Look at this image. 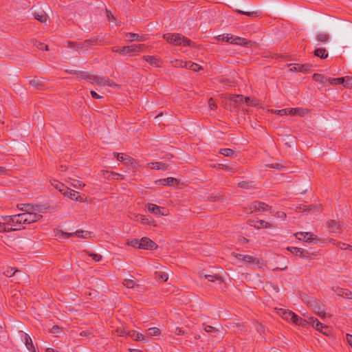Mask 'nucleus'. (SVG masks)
Returning <instances> with one entry per match:
<instances>
[{"label": "nucleus", "mask_w": 352, "mask_h": 352, "mask_svg": "<svg viewBox=\"0 0 352 352\" xmlns=\"http://www.w3.org/2000/svg\"><path fill=\"white\" fill-rule=\"evenodd\" d=\"M163 38L169 43L176 46L195 47V43L187 37L181 34L166 33Z\"/></svg>", "instance_id": "nucleus-1"}, {"label": "nucleus", "mask_w": 352, "mask_h": 352, "mask_svg": "<svg viewBox=\"0 0 352 352\" xmlns=\"http://www.w3.org/2000/svg\"><path fill=\"white\" fill-rule=\"evenodd\" d=\"M214 38L217 41H223L231 44L239 45L242 46L247 45H248V43H251V41H248L244 38L240 36H235L230 34L219 35L214 37Z\"/></svg>", "instance_id": "nucleus-2"}, {"label": "nucleus", "mask_w": 352, "mask_h": 352, "mask_svg": "<svg viewBox=\"0 0 352 352\" xmlns=\"http://www.w3.org/2000/svg\"><path fill=\"white\" fill-rule=\"evenodd\" d=\"M145 49L146 46L144 44L124 46L120 49L119 54L122 55L129 54V56H135L143 52Z\"/></svg>", "instance_id": "nucleus-3"}, {"label": "nucleus", "mask_w": 352, "mask_h": 352, "mask_svg": "<svg viewBox=\"0 0 352 352\" xmlns=\"http://www.w3.org/2000/svg\"><path fill=\"white\" fill-rule=\"evenodd\" d=\"M311 326L315 328L317 331H319L324 335H328L330 333L329 327L326 325H323L317 318L310 317Z\"/></svg>", "instance_id": "nucleus-4"}, {"label": "nucleus", "mask_w": 352, "mask_h": 352, "mask_svg": "<svg viewBox=\"0 0 352 352\" xmlns=\"http://www.w3.org/2000/svg\"><path fill=\"white\" fill-rule=\"evenodd\" d=\"M157 247V244L147 237H142L140 240V248L144 250H155Z\"/></svg>", "instance_id": "nucleus-5"}, {"label": "nucleus", "mask_w": 352, "mask_h": 352, "mask_svg": "<svg viewBox=\"0 0 352 352\" xmlns=\"http://www.w3.org/2000/svg\"><path fill=\"white\" fill-rule=\"evenodd\" d=\"M69 73L72 74H75L78 77L85 79L87 81L91 82V84H96V80L97 76L89 74L85 72L71 71V72H69Z\"/></svg>", "instance_id": "nucleus-6"}, {"label": "nucleus", "mask_w": 352, "mask_h": 352, "mask_svg": "<svg viewBox=\"0 0 352 352\" xmlns=\"http://www.w3.org/2000/svg\"><path fill=\"white\" fill-rule=\"evenodd\" d=\"M312 69V65L309 63L305 64H294L289 70L292 72H300L302 73H308Z\"/></svg>", "instance_id": "nucleus-7"}, {"label": "nucleus", "mask_w": 352, "mask_h": 352, "mask_svg": "<svg viewBox=\"0 0 352 352\" xmlns=\"http://www.w3.org/2000/svg\"><path fill=\"white\" fill-rule=\"evenodd\" d=\"M29 85L33 88L39 90L44 89L46 87L45 80L43 78H38L34 77L33 79L30 80Z\"/></svg>", "instance_id": "nucleus-8"}, {"label": "nucleus", "mask_w": 352, "mask_h": 352, "mask_svg": "<svg viewBox=\"0 0 352 352\" xmlns=\"http://www.w3.org/2000/svg\"><path fill=\"white\" fill-rule=\"evenodd\" d=\"M250 210H254V211L258 212L270 210V212H272L271 207H270L267 204L261 201H254L252 203Z\"/></svg>", "instance_id": "nucleus-9"}, {"label": "nucleus", "mask_w": 352, "mask_h": 352, "mask_svg": "<svg viewBox=\"0 0 352 352\" xmlns=\"http://www.w3.org/2000/svg\"><path fill=\"white\" fill-rule=\"evenodd\" d=\"M287 250L293 254L298 256L301 258H307L309 255V252L307 250L300 248L288 247Z\"/></svg>", "instance_id": "nucleus-10"}, {"label": "nucleus", "mask_w": 352, "mask_h": 352, "mask_svg": "<svg viewBox=\"0 0 352 352\" xmlns=\"http://www.w3.org/2000/svg\"><path fill=\"white\" fill-rule=\"evenodd\" d=\"M24 214L26 224H30L36 222L41 219L43 217L41 214L33 212L32 211L30 212H24Z\"/></svg>", "instance_id": "nucleus-11"}, {"label": "nucleus", "mask_w": 352, "mask_h": 352, "mask_svg": "<svg viewBox=\"0 0 352 352\" xmlns=\"http://www.w3.org/2000/svg\"><path fill=\"white\" fill-rule=\"evenodd\" d=\"M96 84L98 86H109L113 87L117 85L107 77L97 76L96 80Z\"/></svg>", "instance_id": "nucleus-12"}, {"label": "nucleus", "mask_w": 352, "mask_h": 352, "mask_svg": "<svg viewBox=\"0 0 352 352\" xmlns=\"http://www.w3.org/2000/svg\"><path fill=\"white\" fill-rule=\"evenodd\" d=\"M21 339L24 340V342H25V344L27 349L30 352H36L35 347L33 344V342H32V340L30 336L28 334H27L25 333H23V332L21 333Z\"/></svg>", "instance_id": "nucleus-13"}, {"label": "nucleus", "mask_w": 352, "mask_h": 352, "mask_svg": "<svg viewBox=\"0 0 352 352\" xmlns=\"http://www.w3.org/2000/svg\"><path fill=\"white\" fill-rule=\"evenodd\" d=\"M314 234L311 232H297L295 234V236L298 240H303L305 242H311L315 240L313 237ZM316 240H317L316 239Z\"/></svg>", "instance_id": "nucleus-14"}, {"label": "nucleus", "mask_w": 352, "mask_h": 352, "mask_svg": "<svg viewBox=\"0 0 352 352\" xmlns=\"http://www.w3.org/2000/svg\"><path fill=\"white\" fill-rule=\"evenodd\" d=\"M234 256L239 259L241 260L245 263H255L256 265L259 264V260L255 258H253L252 256L250 255H243L241 254H234Z\"/></svg>", "instance_id": "nucleus-15"}, {"label": "nucleus", "mask_w": 352, "mask_h": 352, "mask_svg": "<svg viewBox=\"0 0 352 352\" xmlns=\"http://www.w3.org/2000/svg\"><path fill=\"white\" fill-rule=\"evenodd\" d=\"M221 98L229 100L230 102L243 103V96L242 95H221Z\"/></svg>", "instance_id": "nucleus-16"}, {"label": "nucleus", "mask_w": 352, "mask_h": 352, "mask_svg": "<svg viewBox=\"0 0 352 352\" xmlns=\"http://www.w3.org/2000/svg\"><path fill=\"white\" fill-rule=\"evenodd\" d=\"M77 193H78L77 192H76L73 190H71L70 188H69L67 187V190L64 191V193L63 195L69 197V199H71L72 200H76V201H80V202L83 201L82 197L79 196V195H76Z\"/></svg>", "instance_id": "nucleus-17"}, {"label": "nucleus", "mask_w": 352, "mask_h": 352, "mask_svg": "<svg viewBox=\"0 0 352 352\" xmlns=\"http://www.w3.org/2000/svg\"><path fill=\"white\" fill-rule=\"evenodd\" d=\"M327 227L331 232L338 233L340 231V223L335 220H329L327 221Z\"/></svg>", "instance_id": "nucleus-18"}, {"label": "nucleus", "mask_w": 352, "mask_h": 352, "mask_svg": "<svg viewBox=\"0 0 352 352\" xmlns=\"http://www.w3.org/2000/svg\"><path fill=\"white\" fill-rule=\"evenodd\" d=\"M157 182L163 186H175L178 184V181L174 177H168L166 179H162L158 180Z\"/></svg>", "instance_id": "nucleus-19"}, {"label": "nucleus", "mask_w": 352, "mask_h": 352, "mask_svg": "<svg viewBox=\"0 0 352 352\" xmlns=\"http://www.w3.org/2000/svg\"><path fill=\"white\" fill-rule=\"evenodd\" d=\"M346 80H349V76L336 78H329L328 82L330 85H343L344 87H348L349 84H345Z\"/></svg>", "instance_id": "nucleus-20"}, {"label": "nucleus", "mask_w": 352, "mask_h": 352, "mask_svg": "<svg viewBox=\"0 0 352 352\" xmlns=\"http://www.w3.org/2000/svg\"><path fill=\"white\" fill-rule=\"evenodd\" d=\"M148 166L151 169L166 170L168 169V165L162 162H156L148 164Z\"/></svg>", "instance_id": "nucleus-21"}, {"label": "nucleus", "mask_w": 352, "mask_h": 352, "mask_svg": "<svg viewBox=\"0 0 352 352\" xmlns=\"http://www.w3.org/2000/svg\"><path fill=\"white\" fill-rule=\"evenodd\" d=\"M33 14L34 19L39 21L41 23H45L47 20V15L43 10L36 11Z\"/></svg>", "instance_id": "nucleus-22"}, {"label": "nucleus", "mask_w": 352, "mask_h": 352, "mask_svg": "<svg viewBox=\"0 0 352 352\" xmlns=\"http://www.w3.org/2000/svg\"><path fill=\"white\" fill-rule=\"evenodd\" d=\"M144 60H145L147 63H148L154 67L160 66V59L153 56H144L143 57Z\"/></svg>", "instance_id": "nucleus-23"}, {"label": "nucleus", "mask_w": 352, "mask_h": 352, "mask_svg": "<svg viewBox=\"0 0 352 352\" xmlns=\"http://www.w3.org/2000/svg\"><path fill=\"white\" fill-rule=\"evenodd\" d=\"M147 209L150 212L155 214L165 215V214L161 211L160 207L155 204H148L147 205Z\"/></svg>", "instance_id": "nucleus-24"}, {"label": "nucleus", "mask_w": 352, "mask_h": 352, "mask_svg": "<svg viewBox=\"0 0 352 352\" xmlns=\"http://www.w3.org/2000/svg\"><path fill=\"white\" fill-rule=\"evenodd\" d=\"M14 218L16 219V225H19V228H10L11 230H20L21 229V228H20L21 225L26 224L25 223V214H24V212L21 213V214H14ZM8 229L10 230V228H8Z\"/></svg>", "instance_id": "nucleus-25"}, {"label": "nucleus", "mask_w": 352, "mask_h": 352, "mask_svg": "<svg viewBox=\"0 0 352 352\" xmlns=\"http://www.w3.org/2000/svg\"><path fill=\"white\" fill-rule=\"evenodd\" d=\"M336 292L337 295L339 296L344 297L348 299H352V292L347 289L338 288Z\"/></svg>", "instance_id": "nucleus-26"}, {"label": "nucleus", "mask_w": 352, "mask_h": 352, "mask_svg": "<svg viewBox=\"0 0 352 352\" xmlns=\"http://www.w3.org/2000/svg\"><path fill=\"white\" fill-rule=\"evenodd\" d=\"M51 184H52V186H53L56 189H57L62 194L64 193V191L67 190V186H66L65 184H63V183H61L57 180H53Z\"/></svg>", "instance_id": "nucleus-27"}, {"label": "nucleus", "mask_w": 352, "mask_h": 352, "mask_svg": "<svg viewBox=\"0 0 352 352\" xmlns=\"http://www.w3.org/2000/svg\"><path fill=\"white\" fill-rule=\"evenodd\" d=\"M127 336L131 337L134 340H144L145 336L135 331H127Z\"/></svg>", "instance_id": "nucleus-28"}, {"label": "nucleus", "mask_w": 352, "mask_h": 352, "mask_svg": "<svg viewBox=\"0 0 352 352\" xmlns=\"http://www.w3.org/2000/svg\"><path fill=\"white\" fill-rule=\"evenodd\" d=\"M126 38L127 41H129L130 42L144 41V38L142 36H140L138 34H135V33H127L126 34Z\"/></svg>", "instance_id": "nucleus-29"}, {"label": "nucleus", "mask_w": 352, "mask_h": 352, "mask_svg": "<svg viewBox=\"0 0 352 352\" xmlns=\"http://www.w3.org/2000/svg\"><path fill=\"white\" fill-rule=\"evenodd\" d=\"M314 55L322 59H324L328 56V52L325 48H317L314 50Z\"/></svg>", "instance_id": "nucleus-30"}, {"label": "nucleus", "mask_w": 352, "mask_h": 352, "mask_svg": "<svg viewBox=\"0 0 352 352\" xmlns=\"http://www.w3.org/2000/svg\"><path fill=\"white\" fill-rule=\"evenodd\" d=\"M312 309L320 318H324L326 316V314L322 307L318 302H317Z\"/></svg>", "instance_id": "nucleus-31"}, {"label": "nucleus", "mask_w": 352, "mask_h": 352, "mask_svg": "<svg viewBox=\"0 0 352 352\" xmlns=\"http://www.w3.org/2000/svg\"><path fill=\"white\" fill-rule=\"evenodd\" d=\"M184 67L186 69H191L195 72H197L201 69V67L197 63L192 62H185Z\"/></svg>", "instance_id": "nucleus-32"}, {"label": "nucleus", "mask_w": 352, "mask_h": 352, "mask_svg": "<svg viewBox=\"0 0 352 352\" xmlns=\"http://www.w3.org/2000/svg\"><path fill=\"white\" fill-rule=\"evenodd\" d=\"M30 43H32V45L33 46H34L35 47H36L37 49H38L40 50H45L46 51L49 50L48 45H47L43 43L38 42L36 40L32 39L30 41Z\"/></svg>", "instance_id": "nucleus-33"}, {"label": "nucleus", "mask_w": 352, "mask_h": 352, "mask_svg": "<svg viewBox=\"0 0 352 352\" xmlns=\"http://www.w3.org/2000/svg\"><path fill=\"white\" fill-rule=\"evenodd\" d=\"M254 227H256V228L258 229H260V228H273V225L267 222V221H265L263 220H259L258 221H256V224L254 225Z\"/></svg>", "instance_id": "nucleus-34"}, {"label": "nucleus", "mask_w": 352, "mask_h": 352, "mask_svg": "<svg viewBox=\"0 0 352 352\" xmlns=\"http://www.w3.org/2000/svg\"><path fill=\"white\" fill-rule=\"evenodd\" d=\"M2 218L3 220L5 221V223H3L5 225L8 224L11 226H16V219L14 218V215L6 216L3 217Z\"/></svg>", "instance_id": "nucleus-35"}, {"label": "nucleus", "mask_w": 352, "mask_h": 352, "mask_svg": "<svg viewBox=\"0 0 352 352\" xmlns=\"http://www.w3.org/2000/svg\"><path fill=\"white\" fill-rule=\"evenodd\" d=\"M303 300L305 302L307 306L310 307L311 309L318 302L315 298L310 296H306L303 299Z\"/></svg>", "instance_id": "nucleus-36"}, {"label": "nucleus", "mask_w": 352, "mask_h": 352, "mask_svg": "<svg viewBox=\"0 0 352 352\" xmlns=\"http://www.w3.org/2000/svg\"><path fill=\"white\" fill-rule=\"evenodd\" d=\"M313 79L320 83H324L328 82V78L325 77L324 75L320 74H314L312 76Z\"/></svg>", "instance_id": "nucleus-37"}, {"label": "nucleus", "mask_w": 352, "mask_h": 352, "mask_svg": "<svg viewBox=\"0 0 352 352\" xmlns=\"http://www.w3.org/2000/svg\"><path fill=\"white\" fill-rule=\"evenodd\" d=\"M297 208L299 209V211H302V212L311 211L314 209L320 210V205H309V206H303L302 207L300 206L299 208Z\"/></svg>", "instance_id": "nucleus-38"}, {"label": "nucleus", "mask_w": 352, "mask_h": 352, "mask_svg": "<svg viewBox=\"0 0 352 352\" xmlns=\"http://www.w3.org/2000/svg\"><path fill=\"white\" fill-rule=\"evenodd\" d=\"M17 208L25 212H30L34 210V206L30 204H18Z\"/></svg>", "instance_id": "nucleus-39"}, {"label": "nucleus", "mask_w": 352, "mask_h": 352, "mask_svg": "<svg viewBox=\"0 0 352 352\" xmlns=\"http://www.w3.org/2000/svg\"><path fill=\"white\" fill-rule=\"evenodd\" d=\"M219 153L226 157H234L235 156L234 151L231 148H221Z\"/></svg>", "instance_id": "nucleus-40"}, {"label": "nucleus", "mask_w": 352, "mask_h": 352, "mask_svg": "<svg viewBox=\"0 0 352 352\" xmlns=\"http://www.w3.org/2000/svg\"><path fill=\"white\" fill-rule=\"evenodd\" d=\"M85 41L87 47L89 45H101V41L99 40L97 37H93L89 39H87Z\"/></svg>", "instance_id": "nucleus-41"}, {"label": "nucleus", "mask_w": 352, "mask_h": 352, "mask_svg": "<svg viewBox=\"0 0 352 352\" xmlns=\"http://www.w3.org/2000/svg\"><path fill=\"white\" fill-rule=\"evenodd\" d=\"M236 12L240 14L246 15L250 17H258L260 15L259 12L256 11L245 12L240 10H236Z\"/></svg>", "instance_id": "nucleus-42"}, {"label": "nucleus", "mask_w": 352, "mask_h": 352, "mask_svg": "<svg viewBox=\"0 0 352 352\" xmlns=\"http://www.w3.org/2000/svg\"><path fill=\"white\" fill-rule=\"evenodd\" d=\"M316 39L321 43L327 42L329 39V35L327 33H320L316 35Z\"/></svg>", "instance_id": "nucleus-43"}, {"label": "nucleus", "mask_w": 352, "mask_h": 352, "mask_svg": "<svg viewBox=\"0 0 352 352\" xmlns=\"http://www.w3.org/2000/svg\"><path fill=\"white\" fill-rule=\"evenodd\" d=\"M55 236H58V237H61L63 239H68L71 236H73L74 234H73V232L72 233L65 232H63V231L59 230L56 232Z\"/></svg>", "instance_id": "nucleus-44"}, {"label": "nucleus", "mask_w": 352, "mask_h": 352, "mask_svg": "<svg viewBox=\"0 0 352 352\" xmlns=\"http://www.w3.org/2000/svg\"><path fill=\"white\" fill-rule=\"evenodd\" d=\"M135 220L142 224H151V221L144 215H137Z\"/></svg>", "instance_id": "nucleus-45"}, {"label": "nucleus", "mask_w": 352, "mask_h": 352, "mask_svg": "<svg viewBox=\"0 0 352 352\" xmlns=\"http://www.w3.org/2000/svg\"><path fill=\"white\" fill-rule=\"evenodd\" d=\"M74 236H76L79 238L87 239L90 233L87 231L82 230H77L75 232H73Z\"/></svg>", "instance_id": "nucleus-46"}, {"label": "nucleus", "mask_w": 352, "mask_h": 352, "mask_svg": "<svg viewBox=\"0 0 352 352\" xmlns=\"http://www.w3.org/2000/svg\"><path fill=\"white\" fill-rule=\"evenodd\" d=\"M123 285L127 288H133L135 285V282L132 279H124Z\"/></svg>", "instance_id": "nucleus-47"}, {"label": "nucleus", "mask_w": 352, "mask_h": 352, "mask_svg": "<svg viewBox=\"0 0 352 352\" xmlns=\"http://www.w3.org/2000/svg\"><path fill=\"white\" fill-rule=\"evenodd\" d=\"M238 186L245 188V189H250L252 187V183L245 181H242L239 183H238Z\"/></svg>", "instance_id": "nucleus-48"}, {"label": "nucleus", "mask_w": 352, "mask_h": 352, "mask_svg": "<svg viewBox=\"0 0 352 352\" xmlns=\"http://www.w3.org/2000/svg\"><path fill=\"white\" fill-rule=\"evenodd\" d=\"M291 111H292L293 116L298 115L302 116H304L305 112V110L301 108H292Z\"/></svg>", "instance_id": "nucleus-49"}, {"label": "nucleus", "mask_w": 352, "mask_h": 352, "mask_svg": "<svg viewBox=\"0 0 352 352\" xmlns=\"http://www.w3.org/2000/svg\"><path fill=\"white\" fill-rule=\"evenodd\" d=\"M291 110H292V108L283 109L276 111V113L280 116L287 115V114L292 115V111H291Z\"/></svg>", "instance_id": "nucleus-50"}, {"label": "nucleus", "mask_w": 352, "mask_h": 352, "mask_svg": "<svg viewBox=\"0 0 352 352\" xmlns=\"http://www.w3.org/2000/svg\"><path fill=\"white\" fill-rule=\"evenodd\" d=\"M148 333L151 336H155L160 334V330L157 327H151L148 329Z\"/></svg>", "instance_id": "nucleus-51"}, {"label": "nucleus", "mask_w": 352, "mask_h": 352, "mask_svg": "<svg viewBox=\"0 0 352 352\" xmlns=\"http://www.w3.org/2000/svg\"><path fill=\"white\" fill-rule=\"evenodd\" d=\"M294 315H295L294 312L289 311V310H287V311L285 314V316H284L283 319L286 320L292 321Z\"/></svg>", "instance_id": "nucleus-52"}, {"label": "nucleus", "mask_w": 352, "mask_h": 352, "mask_svg": "<svg viewBox=\"0 0 352 352\" xmlns=\"http://www.w3.org/2000/svg\"><path fill=\"white\" fill-rule=\"evenodd\" d=\"M85 252L89 256H91L93 258V260H94L95 261H100L102 259V256L100 254H94V253H90L88 251H85Z\"/></svg>", "instance_id": "nucleus-53"}, {"label": "nucleus", "mask_w": 352, "mask_h": 352, "mask_svg": "<svg viewBox=\"0 0 352 352\" xmlns=\"http://www.w3.org/2000/svg\"><path fill=\"white\" fill-rule=\"evenodd\" d=\"M127 244L132 247L140 248V240H138V239H135L129 240V241H128Z\"/></svg>", "instance_id": "nucleus-54"}, {"label": "nucleus", "mask_w": 352, "mask_h": 352, "mask_svg": "<svg viewBox=\"0 0 352 352\" xmlns=\"http://www.w3.org/2000/svg\"><path fill=\"white\" fill-rule=\"evenodd\" d=\"M18 272L17 270H14L13 267L8 268L3 272V274L6 276L11 277L14 275V274Z\"/></svg>", "instance_id": "nucleus-55"}, {"label": "nucleus", "mask_w": 352, "mask_h": 352, "mask_svg": "<svg viewBox=\"0 0 352 352\" xmlns=\"http://www.w3.org/2000/svg\"><path fill=\"white\" fill-rule=\"evenodd\" d=\"M114 157L117 158V160L120 162H124L125 157H126L127 155L123 154V153H113Z\"/></svg>", "instance_id": "nucleus-56"}, {"label": "nucleus", "mask_w": 352, "mask_h": 352, "mask_svg": "<svg viewBox=\"0 0 352 352\" xmlns=\"http://www.w3.org/2000/svg\"><path fill=\"white\" fill-rule=\"evenodd\" d=\"M204 330L208 332V333H214V332H218L219 330L217 329H216L215 327H212L210 325H205L204 324Z\"/></svg>", "instance_id": "nucleus-57"}, {"label": "nucleus", "mask_w": 352, "mask_h": 352, "mask_svg": "<svg viewBox=\"0 0 352 352\" xmlns=\"http://www.w3.org/2000/svg\"><path fill=\"white\" fill-rule=\"evenodd\" d=\"M127 331H129V330H126L123 328H117L116 332L120 336H127Z\"/></svg>", "instance_id": "nucleus-58"}, {"label": "nucleus", "mask_w": 352, "mask_h": 352, "mask_svg": "<svg viewBox=\"0 0 352 352\" xmlns=\"http://www.w3.org/2000/svg\"><path fill=\"white\" fill-rule=\"evenodd\" d=\"M204 278L208 279L209 281L214 282L216 280L220 279V276L217 275H204Z\"/></svg>", "instance_id": "nucleus-59"}, {"label": "nucleus", "mask_w": 352, "mask_h": 352, "mask_svg": "<svg viewBox=\"0 0 352 352\" xmlns=\"http://www.w3.org/2000/svg\"><path fill=\"white\" fill-rule=\"evenodd\" d=\"M124 163L126 164V165L133 166L135 163V161L131 157L126 155V157H125V161Z\"/></svg>", "instance_id": "nucleus-60"}, {"label": "nucleus", "mask_w": 352, "mask_h": 352, "mask_svg": "<svg viewBox=\"0 0 352 352\" xmlns=\"http://www.w3.org/2000/svg\"><path fill=\"white\" fill-rule=\"evenodd\" d=\"M309 325H311L310 318H309V320L302 318V322L300 323V327H307Z\"/></svg>", "instance_id": "nucleus-61"}, {"label": "nucleus", "mask_w": 352, "mask_h": 352, "mask_svg": "<svg viewBox=\"0 0 352 352\" xmlns=\"http://www.w3.org/2000/svg\"><path fill=\"white\" fill-rule=\"evenodd\" d=\"M72 186L74 187V188H81L82 186H85L84 184H82L80 181H78V180H74V182L72 183Z\"/></svg>", "instance_id": "nucleus-62"}, {"label": "nucleus", "mask_w": 352, "mask_h": 352, "mask_svg": "<svg viewBox=\"0 0 352 352\" xmlns=\"http://www.w3.org/2000/svg\"><path fill=\"white\" fill-rule=\"evenodd\" d=\"M76 48L79 50H87L88 47L84 41L82 43H76Z\"/></svg>", "instance_id": "nucleus-63"}, {"label": "nucleus", "mask_w": 352, "mask_h": 352, "mask_svg": "<svg viewBox=\"0 0 352 352\" xmlns=\"http://www.w3.org/2000/svg\"><path fill=\"white\" fill-rule=\"evenodd\" d=\"M336 246L338 247L339 248H340L341 250H346V249L351 248V245L341 243V242H338L336 243Z\"/></svg>", "instance_id": "nucleus-64"}]
</instances>
